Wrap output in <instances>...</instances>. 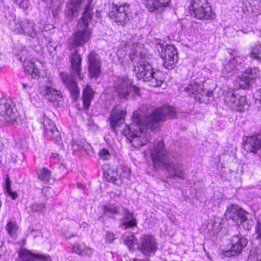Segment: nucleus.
Here are the masks:
<instances>
[{"mask_svg": "<svg viewBox=\"0 0 261 261\" xmlns=\"http://www.w3.org/2000/svg\"><path fill=\"white\" fill-rule=\"evenodd\" d=\"M4 253L3 247L2 246L0 247V257L3 255Z\"/></svg>", "mask_w": 261, "mask_h": 261, "instance_id": "obj_50", "label": "nucleus"}, {"mask_svg": "<svg viewBox=\"0 0 261 261\" xmlns=\"http://www.w3.org/2000/svg\"><path fill=\"white\" fill-rule=\"evenodd\" d=\"M19 117V113L14 105V107H11L7 111L1 120L5 122L7 125H14L18 124Z\"/></svg>", "mask_w": 261, "mask_h": 261, "instance_id": "obj_23", "label": "nucleus"}, {"mask_svg": "<svg viewBox=\"0 0 261 261\" xmlns=\"http://www.w3.org/2000/svg\"><path fill=\"white\" fill-rule=\"evenodd\" d=\"M175 115L174 108L169 106L154 109L150 114H142L136 111L133 114L132 120L138 126L140 130L138 131L132 126L126 125L123 133L133 146L139 148L150 141V134L143 132L144 127L153 129L159 121L163 120L166 117L172 118Z\"/></svg>", "mask_w": 261, "mask_h": 261, "instance_id": "obj_1", "label": "nucleus"}, {"mask_svg": "<svg viewBox=\"0 0 261 261\" xmlns=\"http://www.w3.org/2000/svg\"><path fill=\"white\" fill-rule=\"evenodd\" d=\"M18 228L17 224L15 221H10L8 222L6 226V229L9 234L11 236H13L16 234Z\"/></svg>", "mask_w": 261, "mask_h": 261, "instance_id": "obj_36", "label": "nucleus"}, {"mask_svg": "<svg viewBox=\"0 0 261 261\" xmlns=\"http://www.w3.org/2000/svg\"><path fill=\"white\" fill-rule=\"evenodd\" d=\"M133 261H142L140 259H138V258H135L133 259Z\"/></svg>", "mask_w": 261, "mask_h": 261, "instance_id": "obj_52", "label": "nucleus"}, {"mask_svg": "<svg viewBox=\"0 0 261 261\" xmlns=\"http://www.w3.org/2000/svg\"><path fill=\"white\" fill-rule=\"evenodd\" d=\"M126 114V112L125 110L114 108L112 110L109 119L112 127L114 129L123 124L125 121Z\"/></svg>", "mask_w": 261, "mask_h": 261, "instance_id": "obj_21", "label": "nucleus"}, {"mask_svg": "<svg viewBox=\"0 0 261 261\" xmlns=\"http://www.w3.org/2000/svg\"><path fill=\"white\" fill-rule=\"evenodd\" d=\"M22 85L24 89H25L28 87V85L24 83H23Z\"/></svg>", "mask_w": 261, "mask_h": 261, "instance_id": "obj_51", "label": "nucleus"}, {"mask_svg": "<svg viewBox=\"0 0 261 261\" xmlns=\"http://www.w3.org/2000/svg\"><path fill=\"white\" fill-rule=\"evenodd\" d=\"M71 65V74L66 72H60V77L65 87L70 91L72 98L75 100L79 96L80 90L74 78L77 76L82 80L83 75L81 74V63L82 58L77 50H75L70 56Z\"/></svg>", "mask_w": 261, "mask_h": 261, "instance_id": "obj_3", "label": "nucleus"}, {"mask_svg": "<svg viewBox=\"0 0 261 261\" xmlns=\"http://www.w3.org/2000/svg\"><path fill=\"white\" fill-rule=\"evenodd\" d=\"M45 207L44 204L43 203H33L31 206V208L34 212H38L41 211Z\"/></svg>", "mask_w": 261, "mask_h": 261, "instance_id": "obj_43", "label": "nucleus"}, {"mask_svg": "<svg viewBox=\"0 0 261 261\" xmlns=\"http://www.w3.org/2000/svg\"><path fill=\"white\" fill-rule=\"evenodd\" d=\"M129 5L124 4L116 6L109 13V17L119 25H124L129 20Z\"/></svg>", "mask_w": 261, "mask_h": 261, "instance_id": "obj_8", "label": "nucleus"}, {"mask_svg": "<svg viewBox=\"0 0 261 261\" xmlns=\"http://www.w3.org/2000/svg\"><path fill=\"white\" fill-rule=\"evenodd\" d=\"M243 142V147L245 150L255 153L257 150L261 149V135L257 134L244 137Z\"/></svg>", "mask_w": 261, "mask_h": 261, "instance_id": "obj_13", "label": "nucleus"}, {"mask_svg": "<svg viewBox=\"0 0 261 261\" xmlns=\"http://www.w3.org/2000/svg\"><path fill=\"white\" fill-rule=\"evenodd\" d=\"M115 239L114 234L111 232H107L106 235V240L107 242H111Z\"/></svg>", "mask_w": 261, "mask_h": 261, "instance_id": "obj_47", "label": "nucleus"}, {"mask_svg": "<svg viewBox=\"0 0 261 261\" xmlns=\"http://www.w3.org/2000/svg\"><path fill=\"white\" fill-rule=\"evenodd\" d=\"M123 170V172L119 175V178L122 179V178H127L129 177L130 173V169L127 167H123L121 169Z\"/></svg>", "mask_w": 261, "mask_h": 261, "instance_id": "obj_44", "label": "nucleus"}, {"mask_svg": "<svg viewBox=\"0 0 261 261\" xmlns=\"http://www.w3.org/2000/svg\"><path fill=\"white\" fill-rule=\"evenodd\" d=\"M99 155L101 159L104 160H107L110 156L109 151L107 149H102L99 151Z\"/></svg>", "mask_w": 261, "mask_h": 261, "instance_id": "obj_45", "label": "nucleus"}, {"mask_svg": "<svg viewBox=\"0 0 261 261\" xmlns=\"http://www.w3.org/2000/svg\"><path fill=\"white\" fill-rule=\"evenodd\" d=\"M9 28L16 34L27 35L33 38L37 36V31L35 23L29 19L21 20L19 18H14L9 23Z\"/></svg>", "mask_w": 261, "mask_h": 261, "instance_id": "obj_5", "label": "nucleus"}, {"mask_svg": "<svg viewBox=\"0 0 261 261\" xmlns=\"http://www.w3.org/2000/svg\"><path fill=\"white\" fill-rule=\"evenodd\" d=\"M204 10H205V9H203V10H200V12L201 13H203L204 16V18H197V19H200V20H212L215 18V13L212 11V8L211 7V14L210 15L207 17L206 16V13L205 12V11Z\"/></svg>", "mask_w": 261, "mask_h": 261, "instance_id": "obj_42", "label": "nucleus"}, {"mask_svg": "<svg viewBox=\"0 0 261 261\" xmlns=\"http://www.w3.org/2000/svg\"><path fill=\"white\" fill-rule=\"evenodd\" d=\"M72 250L75 253L83 256H91L93 254V250L84 244H75Z\"/></svg>", "mask_w": 261, "mask_h": 261, "instance_id": "obj_26", "label": "nucleus"}, {"mask_svg": "<svg viewBox=\"0 0 261 261\" xmlns=\"http://www.w3.org/2000/svg\"><path fill=\"white\" fill-rule=\"evenodd\" d=\"M249 56L253 59L261 61V41H258L251 47Z\"/></svg>", "mask_w": 261, "mask_h": 261, "instance_id": "obj_31", "label": "nucleus"}, {"mask_svg": "<svg viewBox=\"0 0 261 261\" xmlns=\"http://www.w3.org/2000/svg\"><path fill=\"white\" fill-rule=\"evenodd\" d=\"M38 179L44 183L49 182L51 178V172L47 168L43 167L37 172Z\"/></svg>", "mask_w": 261, "mask_h": 261, "instance_id": "obj_30", "label": "nucleus"}, {"mask_svg": "<svg viewBox=\"0 0 261 261\" xmlns=\"http://www.w3.org/2000/svg\"><path fill=\"white\" fill-rule=\"evenodd\" d=\"M150 156L155 168L163 167L172 178H185V171L173 152L166 149L163 141L155 142L151 148Z\"/></svg>", "mask_w": 261, "mask_h": 261, "instance_id": "obj_2", "label": "nucleus"}, {"mask_svg": "<svg viewBox=\"0 0 261 261\" xmlns=\"http://www.w3.org/2000/svg\"><path fill=\"white\" fill-rule=\"evenodd\" d=\"M88 72L92 78H97L99 76L101 67L100 57L94 51H91L88 56Z\"/></svg>", "mask_w": 261, "mask_h": 261, "instance_id": "obj_12", "label": "nucleus"}, {"mask_svg": "<svg viewBox=\"0 0 261 261\" xmlns=\"http://www.w3.org/2000/svg\"><path fill=\"white\" fill-rule=\"evenodd\" d=\"M142 261H149V258L141 259Z\"/></svg>", "mask_w": 261, "mask_h": 261, "instance_id": "obj_53", "label": "nucleus"}, {"mask_svg": "<svg viewBox=\"0 0 261 261\" xmlns=\"http://www.w3.org/2000/svg\"><path fill=\"white\" fill-rule=\"evenodd\" d=\"M102 218H102V216H100V217H99L98 218V220H101V219H102Z\"/></svg>", "mask_w": 261, "mask_h": 261, "instance_id": "obj_54", "label": "nucleus"}, {"mask_svg": "<svg viewBox=\"0 0 261 261\" xmlns=\"http://www.w3.org/2000/svg\"><path fill=\"white\" fill-rule=\"evenodd\" d=\"M259 75L258 68H250L247 69L241 76H239L238 82L242 89L247 88L253 79Z\"/></svg>", "mask_w": 261, "mask_h": 261, "instance_id": "obj_14", "label": "nucleus"}, {"mask_svg": "<svg viewBox=\"0 0 261 261\" xmlns=\"http://www.w3.org/2000/svg\"><path fill=\"white\" fill-rule=\"evenodd\" d=\"M46 189L48 190H51L49 188H47Z\"/></svg>", "mask_w": 261, "mask_h": 261, "instance_id": "obj_55", "label": "nucleus"}, {"mask_svg": "<svg viewBox=\"0 0 261 261\" xmlns=\"http://www.w3.org/2000/svg\"><path fill=\"white\" fill-rule=\"evenodd\" d=\"M16 261H51L48 255L34 254L25 249H21L19 253V258Z\"/></svg>", "mask_w": 261, "mask_h": 261, "instance_id": "obj_16", "label": "nucleus"}, {"mask_svg": "<svg viewBox=\"0 0 261 261\" xmlns=\"http://www.w3.org/2000/svg\"><path fill=\"white\" fill-rule=\"evenodd\" d=\"M248 213L244 211L242 208L239 207L236 204H231L229 205L225 212V216L230 219H231L236 224L239 223V221L241 220L245 215Z\"/></svg>", "mask_w": 261, "mask_h": 261, "instance_id": "obj_18", "label": "nucleus"}, {"mask_svg": "<svg viewBox=\"0 0 261 261\" xmlns=\"http://www.w3.org/2000/svg\"><path fill=\"white\" fill-rule=\"evenodd\" d=\"M103 211L104 216H106L113 219H116L115 216L118 214L119 212L117 207L112 204L104 205L103 207Z\"/></svg>", "mask_w": 261, "mask_h": 261, "instance_id": "obj_32", "label": "nucleus"}, {"mask_svg": "<svg viewBox=\"0 0 261 261\" xmlns=\"http://www.w3.org/2000/svg\"><path fill=\"white\" fill-rule=\"evenodd\" d=\"M206 4H208L207 0H191L189 10L198 6H205Z\"/></svg>", "mask_w": 261, "mask_h": 261, "instance_id": "obj_39", "label": "nucleus"}, {"mask_svg": "<svg viewBox=\"0 0 261 261\" xmlns=\"http://www.w3.org/2000/svg\"><path fill=\"white\" fill-rule=\"evenodd\" d=\"M117 92L120 98H126L131 92L134 94L139 93V88L133 85V82L127 77L118 79L115 83Z\"/></svg>", "mask_w": 261, "mask_h": 261, "instance_id": "obj_7", "label": "nucleus"}, {"mask_svg": "<svg viewBox=\"0 0 261 261\" xmlns=\"http://www.w3.org/2000/svg\"><path fill=\"white\" fill-rule=\"evenodd\" d=\"M5 188L7 193L12 197L13 199H15L17 197V194L15 192L12 191L10 187V180L8 177H7L5 184Z\"/></svg>", "mask_w": 261, "mask_h": 261, "instance_id": "obj_37", "label": "nucleus"}, {"mask_svg": "<svg viewBox=\"0 0 261 261\" xmlns=\"http://www.w3.org/2000/svg\"><path fill=\"white\" fill-rule=\"evenodd\" d=\"M27 55L28 53L25 49L21 50L19 60L23 62L24 69L27 73L30 74L33 78H38L39 77V70L34 62L27 61Z\"/></svg>", "mask_w": 261, "mask_h": 261, "instance_id": "obj_15", "label": "nucleus"}, {"mask_svg": "<svg viewBox=\"0 0 261 261\" xmlns=\"http://www.w3.org/2000/svg\"><path fill=\"white\" fill-rule=\"evenodd\" d=\"M47 122H48V125L45 122L44 123L46 138L47 139L53 140L55 141L56 144L60 145L61 144V139L57 128L50 120H47Z\"/></svg>", "mask_w": 261, "mask_h": 261, "instance_id": "obj_20", "label": "nucleus"}, {"mask_svg": "<svg viewBox=\"0 0 261 261\" xmlns=\"http://www.w3.org/2000/svg\"><path fill=\"white\" fill-rule=\"evenodd\" d=\"M94 94V91L89 86H87L84 88L83 92V101L85 109H88L90 106Z\"/></svg>", "mask_w": 261, "mask_h": 261, "instance_id": "obj_28", "label": "nucleus"}, {"mask_svg": "<svg viewBox=\"0 0 261 261\" xmlns=\"http://www.w3.org/2000/svg\"><path fill=\"white\" fill-rule=\"evenodd\" d=\"M250 214L247 213L241 220L239 221V223L236 224L237 225H242L245 230H249L253 225V221L251 219H249Z\"/></svg>", "mask_w": 261, "mask_h": 261, "instance_id": "obj_33", "label": "nucleus"}, {"mask_svg": "<svg viewBox=\"0 0 261 261\" xmlns=\"http://www.w3.org/2000/svg\"><path fill=\"white\" fill-rule=\"evenodd\" d=\"M157 249V243L154 237L151 235H143L138 243V249L147 256L154 254Z\"/></svg>", "mask_w": 261, "mask_h": 261, "instance_id": "obj_9", "label": "nucleus"}, {"mask_svg": "<svg viewBox=\"0 0 261 261\" xmlns=\"http://www.w3.org/2000/svg\"><path fill=\"white\" fill-rule=\"evenodd\" d=\"M224 100L228 107L236 111H244L247 106L245 97L231 92L227 93Z\"/></svg>", "mask_w": 261, "mask_h": 261, "instance_id": "obj_11", "label": "nucleus"}, {"mask_svg": "<svg viewBox=\"0 0 261 261\" xmlns=\"http://www.w3.org/2000/svg\"><path fill=\"white\" fill-rule=\"evenodd\" d=\"M44 94L45 98L55 105H56V103L58 105V102L60 101L62 97L61 92L60 91L47 86L45 87L44 89Z\"/></svg>", "mask_w": 261, "mask_h": 261, "instance_id": "obj_25", "label": "nucleus"}, {"mask_svg": "<svg viewBox=\"0 0 261 261\" xmlns=\"http://www.w3.org/2000/svg\"><path fill=\"white\" fill-rule=\"evenodd\" d=\"M4 148L3 143L0 140V153Z\"/></svg>", "mask_w": 261, "mask_h": 261, "instance_id": "obj_49", "label": "nucleus"}, {"mask_svg": "<svg viewBox=\"0 0 261 261\" xmlns=\"http://www.w3.org/2000/svg\"><path fill=\"white\" fill-rule=\"evenodd\" d=\"M137 221L134 214L126 210L125 215L120 219V227L126 230L135 227L137 226Z\"/></svg>", "mask_w": 261, "mask_h": 261, "instance_id": "obj_22", "label": "nucleus"}, {"mask_svg": "<svg viewBox=\"0 0 261 261\" xmlns=\"http://www.w3.org/2000/svg\"><path fill=\"white\" fill-rule=\"evenodd\" d=\"M258 246L255 248L251 255L255 259L256 261H261V242H257Z\"/></svg>", "mask_w": 261, "mask_h": 261, "instance_id": "obj_40", "label": "nucleus"}, {"mask_svg": "<svg viewBox=\"0 0 261 261\" xmlns=\"http://www.w3.org/2000/svg\"><path fill=\"white\" fill-rule=\"evenodd\" d=\"M162 74L160 72H155L153 71L152 77L150 80L152 82V84L154 87L161 86L164 82V80L162 77Z\"/></svg>", "mask_w": 261, "mask_h": 261, "instance_id": "obj_35", "label": "nucleus"}, {"mask_svg": "<svg viewBox=\"0 0 261 261\" xmlns=\"http://www.w3.org/2000/svg\"><path fill=\"white\" fill-rule=\"evenodd\" d=\"M146 7L152 12L167 7L171 0H143Z\"/></svg>", "mask_w": 261, "mask_h": 261, "instance_id": "obj_24", "label": "nucleus"}, {"mask_svg": "<svg viewBox=\"0 0 261 261\" xmlns=\"http://www.w3.org/2000/svg\"><path fill=\"white\" fill-rule=\"evenodd\" d=\"M254 96L257 100H260L261 102V88L257 90L254 94Z\"/></svg>", "mask_w": 261, "mask_h": 261, "instance_id": "obj_48", "label": "nucleus"}, {"mask_svg": "<svg viewBox=\"0 0 261 261\" xmlns=\"http://www.w3.org/2000/svg\"><path fill=\"white\" fill-rule=\"evenodd\" d=\"M247 244V240L244 237L235 235L231 238V247L230 250L228 251L227 252H230V254L231 256L237 255L242 252Z\"/></svg>", "mask_w": 261, "mask_h": 261, "instance_id": "obj_17", "label": "nucleus"}, {"mask_svg": "<svg viewBox=\"0 0 261 261\" xmlns=\"http://www.w3.org/2000/svg\"><path fill=\"white\" fill-rule=\"evenodd\" d=\"M203 9H205L204 11L206 13V16L208 17L210 15V14H211V6L209 5V4L205 5V6H198V7L193 8L189 10V12L191 16L195 18H203V17L204 15L200 12V10H203Z\"/></svg>", "mask_w": 261, "mask_h": 261, "instance_id": "obj_27", "label": "nucleus"}, {"mask_svg": "<svg viewBox=\"0 0 261 261\" xmlns=\"http://www.w3.org/2000/svg\"><path fill=\"white\" fill-rule=\"evenodd\" d=\"M17 4L23 9H27L29 7V2L28 0H15Z\"/></svg>", "mask_w": 261, "mask_h": 261, "instance_id": "obj_46", "label": "nucleus"}, {"mask_svg": "<svg viewBox=\"0 0 261 261\" xmlns=\"http://www.w3.org/2000/svg\"><path fill=\"white\" fill-rule=\"evenodd\" d=\"M161 57L163 60V66L170 70L172 69L177 62V51L174 45H166L162 47Z\"/></svg>", "mask_w": 261, "mask_h": 261, "instance_id": "obj_10", "label": "nucleus"}, {"mask_svg": "<svg viewBox=\"0 0 261 261\" xmlns=\"http://www.w3.org/2000/svg\"><path fill=\"white\" fill-rule=\"evenodd\" d=\"M241 58L240 57H236L232 58L231 60H226L223 63V68L222 72L225 77L230 76L236 72L238 69L239 63L241 62Z\"/></svg>", "mask_w": 261, "mask_h": 261, "instance_id": "obj_19", "label": "nucleus"}, {"mask_svg": "<svg viewBox=\"0 0 261 261\" xmlns=\"http://www.w3.org/2000/svg\"><path fill=\"white\" fill-rule=\"evenodd\" d=\"M15 103L9 99L3 98L0 100V119L4 117L7 111L14 107Z\"/></svg>", "mask_w": 261, "mask_h": 261, "instance_id": "obj_29", "label": "nucleus"}, {"mask_svg": "<svg viewBox=\"0 0 261 261\" xmlns=\"http://www.w3.org/2000/svg\"><path fill=\"white\" fill-rule=\"evenodd\" d=\"M125 244L129 248L130 250L134 249L135 245L137 243V240L134 236L131 235L125 239Z\"/></svg>", "mask_w": 261, "mask_h": 261, "instance_id": "obj_38", "label": "nucleus"}, {"mask_svg": "<svg viewBox=\"0 0 261 261\" xmlns=\"http://www.w3.org/2000/svg\"><path fill=\"white\" fill-rule=\"evenodd\" d=\"M185 91L195 100L200 103H208L213 99V92L205 90L203 84H198L196 82L191 83L184 89Z\"/></svg>", "mask_w": 261, "mask_h": 261, "instance_id": "obj_4", "label": "nucleus"}, {"mask_svg": "<svg viewBox=\"0 0 261 261\" xmlns=\"http://www.w3.org/2000/svg\"><path fill=\"white\" fill-rule=\"evenodd\" d=\"M255 234L257 242H261V221H257L255 226Z\"/></svg>", "mask_w": 261, "mask_h": 261, "instance_id": "obj_41", "label": "nucleus"}, {"mask_svg": "<svg viewBox=\"0 0 261 261\" xmlns=\"http://www.w3.org/2000/svg\"><path fill=\"white\" fill-rule=\"evenodd\" d=\"M134 55H130L129 57L132 62H134V71L139 79H142L144 81H150L152 77L154 69L151 64L142 59L138 62L134 61Z\"/></svg>", "mask_w": 261, "mask_h": 261, "instance_id": "obj_6", "label": "nucleus"}, {"mask_svg": "<svg viewBox=\"0 0 261 261\" xmlns=\"http://www.w3.org/2000/svg\"><path fill=\"white\" fill-rule=\"evenodd\" d=\"M106 178L109 181L116 184V181L119 178L117 171L114 169H108L107 172L104 173Z\"/></svg>", "mask_w": 261, "mask_h": 261, "instance_id": "obj_34", "label": "nucleus"}]
</instances>
